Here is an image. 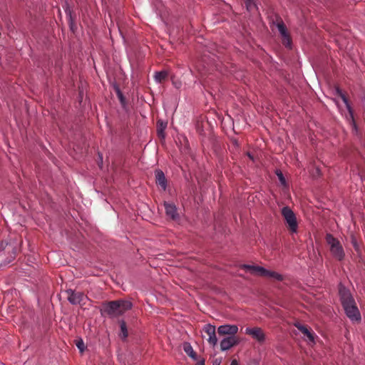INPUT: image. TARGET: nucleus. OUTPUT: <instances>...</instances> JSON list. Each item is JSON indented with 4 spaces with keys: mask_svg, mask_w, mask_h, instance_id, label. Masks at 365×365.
I'll list each match as a JSON object with an SVG mask.
<instances>
[{
    "mask_svg": "<svg viewBox=\"0 0 365 365\" xmlns=\"http://www.w3.org/2000/svg\"><path fill=\"white\" fill-rule=\"evenodd\" d=\"M132 303L127 300L110 301L103 304L101 309L102 315L110 317H118L132 308Z\"/></svg>",
    "mask_w": 365,
    "mask_h": 365,
    "instance_id": "f257e3e1",
    "label": "nucleus"
},
{
    "mask_svg": "<svg viewBox=\"0 0 365 365\" xmlns=\"http://www.w3.org/2000/svg\"><path fill=\"white\" fill-rule=\"evenodd\" d=\"M339 93V96L344 101V103L346 105V107L349 111V115L347 116V120L351 127V133L352 134L356 137V140L359 142V143L363 146L365 147V135L363 134V133L360 130L359 127L357 126L354 117L352 108L351 106L349 103L348 99L346 97V96L339 90L337 91Z\"/></svg>",
    "mask_w": 365,
    "mask_h": 365,
    "instance_id": "f03ea898",
    "label": "nucleus"
},
{
    "mask_svg": "<svg viewBox=\"0 0 365 365\" xmlns=\"http://www.w3.org/2000/svg\"><path fill=\"white\" fill-rule=\"evenodd\" d=\"M240 267L242 269L250 272L252 274H257L262 277L272 278L277 281L283 280V277L282 274L276 272L267 270L262 267L243 264H241Z\"/></svg>",
    "mask_w": 365,
    "mask_h": 365,
    "instance_id": "7ed1b4c3",
    "label": "nucleus"
},
{
    "mask_svg": "<svg viewBox=\"0 0 365 365\" xmlns=\"http://www.w3.org/2000/svg\"><path fill=\"white\" fill-rule=\"evenodd\" d=\"M326 242L330 246V252L337 260L341 261L345 257V253L340 242L331 234L326 235Z\"/></svg>",
    "mask_w": 365,
    "mask_h": 365,
    "instance_id": "20e7f679",
    "label": "nucleus"
},
{
    "mask_svg": "<svg viewBox=\"0 0 365 365\" xmlns=\"http://www.w3.org/2000/svg\"><path fill=\"white\" fill-rule=\"evenodd\" d=\"M282 215L283 216L289 230L295 233L297 232L298 223L297 217L294 212L288 206H285L282 209Z\"/></svg>",
    "mask_w": 365,
    "mask_h": 365,
    "instance_id": "39448f33",
    "label": "nucleus"
},
{
    "mask_svg": "<svg viewBox=\"0 0 365 365\" xmlns=\"http://www.w3.org/2000/svg\"><path fill=\"white\" fill-rule=\"evenodd\" d=\"M245 334L250 336L259 344L264 343L266 339V336L263 330L258 327H247L245 329Z\"/></svg>",
    "mask_w": 365,
    "mask_h": 365,
    "instance_id": "423d86ee",
    "label": "nucleus"
},
{
    "mask_svg": "<svg viewBox=\"0 0 365 365\" xmlns=\"http://www.w3.org/2000/svg\"><path fill=\"white\" fill-rule=\"evenodd\" d=\"M339 294L343 307L355 302L349 290L341 284L339 288Z\"/></svg>",
    "mask_w": 365,
    "mask_h": 365,
    "instance_id": "0eeeda50",
    "label": "nucleus"
},
{
    "mask_svg": "<svg viewBox=\"0 0 365 365\" xmlns=\"http://www.w3.org/2000/svg\"><path fill=\"white\" fill-rule=\"evenodd\" d=\"M346 316L352 321L361 319L360 312L356 307V302L343 307Z\"/></svg>",
    "mask_w": 365,
    "mask_h": 365,
    "instance_id": "6e6552de",
    "label": "nucleus"
},
{
    "mask_svg": "<svg viewBox=\"0 0 365 365\" xmlns=\"http://www.w3.org/2000/svg\"><path fill=\"white\" fill-rule=\"evenodd\" d=\"M67 299L72 304H81V302L86 298L85 294L81 292H75L72 289L66 291Z\"/></svg>",
    "mask_w": 365,
    "mask_h": 365,
    "instance_id": "1a4fd4ad",
    "label": "nucleus"
},
{
    "mask_svg": "<svg viewBox=\"0 0 365 365\" xmlns=\"http://www.w3.org/2000/svg\"><path fill=\"white\" fill-rule=\"evenodd\" d=\"M238 332V327L237 325L225 324L221 325L217 329V333L220 336L228 335V336H235Z\"/></svg>",
    "mask_w": 365,
    "mask_h": 365,
    "instance_id": "9d476101",
    "label": "nucleus"
},
{
    "mask_svg": "<svg viewBox=\"0 0 365 365\" xmlns=\"http://www.w3.org/2000/svg\"><path fill=\"white\" fill-rule=\"evenodd\" d=\"M164 207L165 210V214L168 217L173 220H177L179 219L177 207L173 203L165 202Z\"/></svg>",
    "mask_w": 365,
    "mask_h": 365,
    "instance_id": "9b49d317",
    "label": "nucleus"
},
{
    "mask_svg": "<svg viewBox=\"0 0 365 365\" xmlns=\"http://www.w3.org/2000/svg\"><path fill=\"white\" fill-rule=\"evenodd\" d=\"M239 340L236 336H227L224 338L220 342V349L222 351H227L232 346L238 344Z\"/></svg>",
    "mask_w": 365,
    "mask_h": 365,
    "instance_id": "f8f14e48",
    "label": "nucleus"
},
{
    "mask_svg": "<svg viewBox=\"0 0 365 365\" xmlns=\"http://www.w3.org/2000/svg\"><path fill=\"white\" fill-rule=\"evenodd\" d=\"M204 331L208 336V341L212 345L217 344V339L215 334V327L211 324H206L203 328Z\"/></svg>",
    "mask_w": 365,
    "mask_h": 365,
    "instance_id": "ddd939ff",
    "label": "nucleus"
},
{
    "mask_svg": "<svg viewBox=\"0 0 365 365\" xmlns=\"http://www.w3.org/2000/svg\"><path fill=\"white\" fill-rule=\"evenodd\" d=\"M155 181L156 184L160 186L163 190H165L167 187V180L165 177L164 173L160 170L155 171Z\"/></svg>",
    "mask_w": 365,
    "mask_h": 365,
    "instance_id": "4468645a",
    "label": "nucleus"
},
{
    "mask_svg": "<svg viewBox=\"0 0 365 365\" xmlns=\"http://www.w3.org/2000/svg\"><path fill=\"white\" fill-rule=\"evenodd\" d=\"M295 326L310 341H314V333L312 332L308 327L300 324H296Z\"/></svg>",
    "mask_w": 365,
    "mask_h": 365,
    "instance_id": "2eb2a0df",
    "label": "nucleus"
},
{
    "mask_svg": "<svg viewBox=\"0 0 365 365\" xmlns=\"http://www.w3.org/2000/svg\"><path fill=\"white\" fill-rule=\"evenodd\" d=\"M183 350L192 359H193L195 360L197 359V354L194 351V350L190 343L185 342L183 344Z\"/></svg>",
    "mask_w": 365,
    "mask_h": 365,
    "instance_id": "dca6fc26",
    "label": "nucleus"
},
{
    "mask_svg": "<svg viewBox=\"0 0 365 365\" xmlns=\"http://www.w3.org/2000/svg\"><path fill=\"white\" fill-rule=\"evenodd\" d=\"M167 128V123L162 120L157 121V132L160 138H164V130Z\"/></svg>",
    "mask_w": 365,
    "mask_h": 365,
    "instance_id": "f3484780",
    "label": "nucleus"
},
{
    "mask_svg": "<svg viewBox=\"0 0 365 365\" xmlns=\"http://www.w3.org/2000/svg\"><path fill=\"white\" fill-rule=\"evenodd\" d=\"M168 77V73L166 71H161L155 73L154 78L156 82L163 83Z\"/></svg>",
    "mask_w": 365,
    "mask_h": 365,
    "instance_id": "a211bd4d",
    "label": "nucleus"
},
{
    "mask_svg": "<svg viewBox=\"0 0 365 365\" xmlns=\"http://www.w3.org/2000/svg\"><path fill=\"white\" fill-rule=\"evenodd\" d=\"M120 336L122 339H125L128 336V331L126 326V323L124 321L120 322Z\"/></svg>",
    "mask_w": 365,
    "mask_h": 365,
    "instance_id": "6ab92c4d",
    "label": "nucleus"
},
{
    "mask_svg": "<svg viewBox=\"0 0 365 365\" xmlns=\"http://www.w3.org/2000/svg\"><path fill=\"white\" fill-rule=\"evenodd\" d=\"M282 41L283 45L285 47L289 48H291V46H292V38H291L290 36H288V37L282 38Z\"/></svg>",
    "mask_w": 365,
    "mask_h": 365,
    "instance_id": "aec40b11",
    "label": "nucleus"
},
{
    "mask_svg": "<svg viewBox=\"0 0 365 365\" xmlns=\"http://www.w3.org/2000/svg\"><path fill=\"white\" fill-rule=\"evenodd\" d=\"M276 174L278 177V179L282 185H284L286 183L285 178L284 177L282 173L280 170H277Z\"/></svg>",
    "mask_w": 365,
    "mask_h": 365,
    "instance_id": "412c9836",
    "label": "nucleus"
},
{
    "mask_svg": "<svg viewBox=\"0 0 365 365\" xmlns=\"http://www.w3.org/2000/svg\"><path fill=\"white\" fill-rule=\"evenodd\" d=\"M277 29L279 30V34H282L283 32H284L286 30H287V28L284 25V24L283 23L282 21H281L280 22L277 23Z\"/></svg>",
    "mask_w": 365,
    "mask_h": 365,
    "instance_id": "4be33fe9",
    "label": "nucleus"
},
{
    "mask_svg": "<svg viewBox=\"0 0 365 365\" xmlns=\"http://www.w3.org/2000/svg\"><path fill=\"white\" fill-rule=\"evenodd\" d=\"M76 346H78V348L81 351L83 350L84 344H83V341H78V342L76 344Z\"/></svg>",
    "mask_w": 365,
    "mask_h": 365,
    "instance_id": "5701e85b",
    "label": "nucleus"
},
{
    "mask_svg": "<svg viewBox=\"0 0 365 365\" xmlns=\"http://www.w3.org/2000/svg\"><path fill=\"white\" fill-rule=\"evenodd\" d=\"M280 35H281V36H282V38H285V37H288V36H290V35H289V32L287 31V30H286L284 32H283V33H282V34H281Z\"/></svg>",
    "mask_w": 365,
    "mask_h": 365,
    "instance_id": "b1692460",
    "label": "nucleus"
},
{
    "mask_svg": "<svg viewBox=\"0 0 365 365\" xmlns=\"http://www.w3.org/2000/svg\"><path fill=\"white\" fill-rule=\"evenodd\" d=\"M118 98H119L121 103H123V102H124V97L123 96V94L120 91L118 92Z\"/></svg>",
    "mask_w": 365,
    "mask_h": 365,
    "instance_id": "393cba45",
    "label": "nucleus"
},
{
    "mask_svg": "<svg viewBox=\"0 0 365 365\" xmlns=\"http://www.w3.org/2000/svg\"><path fill=\"white\" fill-rule=\"evenodd\" d=\"M352 243H353V245L354 247V249L356 250H358V245H357L356 240L354 238L352 239Z\"/></svg>",
    "mask_w": 365,
    "mask_h": 365,
    "instance_id": "a878e982",
    "label": "nucleus"
},
{
    "mask_svg": "<svg viewBox=\"0 0 365 365\" xmlns=\"http://www.w3.org/2000/svg\"><path fill=\"white\" fill-rule=\"evenodd\" d=\"M195 365H205V361L204 360H200L198 361Z\"/></svg>",
    "mask_w": 365,
    "mask_h": 365,
    "instance_id": "bb28decb",
    "label": "nucleus"
},
{
    "mask_svg": "<svg viewBox=\"0 0 365 365\" xmlns=\"http://www.w3.org/2000/svg\"><path fill=\"white\" fill-rule=\"evenodd\" d=\"M230 365H239L238 364V362L236 359H233L232 361H231V364Z\"/></svg>",
    "mask_w": 365,
    "mask_h": 365,
    "instance_id": "cd10ccee",
    "label": "nucleus"
},
{
    "mask_svg": "<svg viewBox=\"0 0 365 365\" xmlns=\"http://www.w3.org/2000/svg\"><path fill=\"white\" fill-rule=\"evenodd\" d=\"M247 9L251 6L252 0H246Z\"/></svg>",
    "mask_w": 365,
    "mask_h": 365,
    "instance_id": "c85d7f7f",
    "label": "nucleus"
},
{
    "mask_svg": "<svg viewBox=\"0 0 365 365\" xmlns=\"http://www.w3.org/2000/svg\"><path fill=\"white\" fill-rule=\"evenodd\" d=\"M213 365H220V361H218L217 359L215 360L212 363Z\"/></svg>",
    "mask_w": 365,
    "mask_h": 365,
    "instance_id": "c756f323",
    "label": "nucleus"
},
{
    "mask_svg": "<svg viewBox=\"0 0 365 365\" xmlns=\"http://www.w3.org/2000/svg\"><path fill=\"white\" fill-rule=\"evenodd\" d=\"M248 156H249L251 159H252V157L251 156V155H250V154H248Z\"/></svg>",
    "mask_w": 365,
    "mask_h": 365,
    "instance_id": "7c9ffc66",
    "label": "nucleus"
}]
</instances>
